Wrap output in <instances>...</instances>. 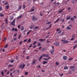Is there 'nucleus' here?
Segmentation results:
<instances>
[{"instance_id": "f257e3e1", "label": "nucleus", "mask_w": 77, "mask_h": 77, "mask_svg": "<svg viewBox=\"0 0 77 77\" xmlns=\"http://www.w3.org/2000/svg\"><path fill=\"white\" fill-rule=\"evenodd\" d=\"M61 42H63V44H66L67 43H69V42L67 41V40H65V39H62L61 40Z\"/></svg>"}, {"instance_id": "f03ea898", "label": "nucleus", "mask_w": 77, "mask_h": 77, "mask_svg": "<svg viewBox=\"0 0 77 77\" xmlns=\"http://www.w3.org/2000/svg\"><path fill=\"white\" fill-rule=\"evenodd\" d=\"M25 66V64H23H23H20V66H19V68H23H23H24V67Z\"/></svg>"}, {"instance_id": "7ed1b4c3", "label": "nucleus", "mask_w": 77, "mask_h": 77, "mask_svg": "<svg viewBox=\"0 0 77 77\" xmlns=\"http://www.w3.org/2000/svg\"><path fill=\"white\" fill-rule=\"evenodd\" d=\"M15 19H14V20L12 21V22L11 23V24L13 26H15Z\"/></svg>"}, {"instance_id": "20e7f679", "label": "nucleus", "mask_w": 77, "mask_h": 77, "mask_svg": "<svg viewBox=\"0 0 77 77\" xmlns=\"http://www.w3.org/2000/svg\"><path fill=\"white\" fill-rule=\"evenodd\" d=\"M43 57H49V54H43L42 55Z\"/></svg>"}, {"instance_id": "39448f33", "label": "nucleus", "mask_w": 77, "mask_h": 77, "mask_svg": "<svg viewBox=\"0 0 77 77\" xmlns=\"http://www.w3.org/2000/svg\"><path fill=\"white\" fill-rule=\"evenodd\" d=\"M36 62V60L35 59L33 60L32 62V65H35V63Z\"/></svg>"}, {"instance_id": "423d86ee", "label": "nucleus", "mask_w": 77, "mask_h": 77, "mask_svg": "<svg viewBox=\"0 0 77 77\" xmlns=\"http://www.w3.org/2000/svg\"><path fill=\"white\" fill-rule=\"evenodd\" d=\"M54 44L56 46H59V43H54Z\"/></svg>"}, {"instance_id": "0eeeda50", "label": "nucleus", "mask_w": 77, "mask_h": 77, "mask_svg": "<svg viewBox=\"0 0 77 77\" xmlns=\"http://www.w3.org/2000/svg\"><path fill=\"white\" fill-rule=\"evenodd\" d=\"M32 20L34 21V20H35V21H36L37 20V18L35 17V16H33L32 18Z\"/></svg>"}, {"instance_id": "6e6552de", "label": "nucleus", "mask_w": 77, "mask_h": 77, "mask_svg": "<svg viewBox=\"0 0 77 77\" xmlns=\"http://www.w3.org/2000/svg\"><path fill=\"white\" fill-rule=\"evenodd\" d=\"M63 57V60H67L68 58V57H67V56H66Z\"/></svg>"}, {"instance_id": "1a4fd4ad", "label": "nucleus", "mask_w": 77, "mask_h": 77, "mask_svg": "<svg viewBox=\"0 0 77 77\" xmlns=\"http://www.w3.org/2000/svg\"><path fill=\"white\" fill-rule=\"evenodd\" d=\"M14 19V17H10L9 18V20L10 21H12Z\"/></svg>"}, {"instance_id": "9d476101", "label": "nucleus", "mask_w": 77, "mask_h": 77, "mask_svg": "<svg viewBox=\"0 0 77 77\" xmlns=\"http://www.w3.org/2000/svg\"><path fill=\"white\" fill-rule=\"evenodd\" d=\"M65 9V8H64L63 9H62L60 10V11H58V13H60V12H62L63 11V10H64Z\"/></svg>"}, {"instance_id": "9b49d317", "label": "nucleus", "mask_w": 77, "mask_h": 77, "mask_svg": "<svg viewBox=\"0 0 77 77\" xmlns=\"http://www.w3.org/2000/svg\"><path fill=\"white\" fill-rule=\"evenodd\" d=\"M54 52V50H53L51 51L50 52L51 54H53Z\"/></svg>"}, {"instance_id": "f8f14e48", "label": "nucleus", "mask_w": 77, "mask_h": 77, "mask_svg": "<svg viewBox=\"0 0 77 77\" xmlns=\"http://www.w3.org/2000/svg\"><path fill=\"white\" fill-rule=\"evenodd\" d=\"M64 69H68V67L67 66H65L64 67Z\"/></svg>"}, {"instance_id": "ddd939ff", "label": "nucleus", "mask_w": 77, "mask_h": 77, "mask_svg": "<svg viewBox=\"0 0 77 77\" xmlns=\"http://www.w3.org/2000/svg\"><path fill=\"white\" fill-rule=\"evenodd\" d=\"M45 40H46V39H39V41H45Z\"/></svg>"}, {"instance_id": "4468645a", "label": "nucleus", "mask_w": 77, "mask_h": 77, "mask_svg": "<svg viewBox=\"0 0 77 77\" xmlns=\"http://www.w3.org/2000/svg\"><path fill=\"white\" fill-rule=\"evenodd\" d=\"M34 27V25H31L30 27V29H33V27Z\"/></svg>"}, {"instance_id": "2eb2a0df", "label": "nucleus", "mask_w": 77, "mask_h": 77, "mask_svg": "<svg viewBox=\"0 0 77 77\" xmlns=\"http://www.w3.org/2000/svg\"><path fill=\"white\" fill-rule=\"evenodd\" d=\"M77 47V45H75L74 47H73V50H74L75 48H76V47Z\"/></svg>"}, {"instance_id": "dca6fc26", "label": "nucleus", "mask_w": 77, "mask_h": 77, "mask_svg": "<svg viewBox=\"0 0 77 77\" xmlns=\"http://www.w3.org/2000/svg\"><path fill=\"white\" fill-rule=\"evenodd\" d=\"M71 18V16H68V17H67L66 20H69Z\"/></svg>"}, {"instance_id": "f3484780", "label": "nucleus", "mask_w": 77, "mask_h": 77, "mask_svg": "<svg viewBox=\"0 0 77 77\" xmlns=\"http://www.w3.org/2000/svg\"><path fill=\"white\" fill-rule=\"evenodd\" d=\"M59 18H58L57 20H56L54 22V23L55 24V23H57V21H59Z\"/></svg>"}, {"instance_id": "a211bd4d", "label": "nucleus", "mask_w": 77, "mask_h": 77, "mask_svg": "<svg viewBox=\"0 0 77 77\" xmlns=\"http://www.w3.org/2000/svg\"><path fill=\"white\" fill-rule=\"evenodd\" d=\"M59 18H58L57 20H56L54 22V23L55 24V23H57V21H59Z\"/></svg>"}, {"instance_id": "6ab92c4d", "label": "nucleus", "mask_w": 77, "mask_h": 77, "mask_svg": "<svg viewBox=\"0 0 77 77\" xmlns=\"http://www.w3.org/2000/svg\"><path fill=\"white\" fill-rule=\"evenodd\" d=\"M1 74L2 76H4V72H3V71H2L1 72Z\"/></svg>"}, {"instance_id": "aec40b11", "label": "nucleus", "mask_w": 77, "mask_h": 77, "mask_svg": "<svg viewBox=\"0 0 77 77\" xmlns=\"http://www.w3.org/2000/svg\"><path fill=\"white\" fill-rule=\"evenodd\" d=\"M48 63V62L47 61H43V64L44 65H45V63Z\"/></svg>"}, {"instance_id": "412c9836", "label": "nucleus", "mask_w": 77, "mask_h": 77, "mask_svg": "<svg viewBox=\"0 0 77 77\" xmlns=\"http://www.w3.org/2000/svg\"><path fill=\"white\" fill-rule=\"evenodd\" d=\"M45 49H46L45 48H42V51H45Z\"/></svg>"}, {"instance_id": "4be33fe9", "label": "nucleus", "mask_w": 77, "mask_h": 77, "mask_svg": "<svg viewBox=\"0 0 77 77\" xmlns=\"http://www.w3.org/2000/svg\"><path fill=\"white\" fill-rule=\"evenodd\" d=\"M75 68V66H72L70 67V68L71 69H72V68Z\"/></svg>"}, {"instance_id": "5701e85b", "label": "nucleus", "mask_w": 77, "mask_h": 77, "mask_svg": "<svg viewBox=\"0 0 77 77\" xmlns=\"http://www.w3.org/2000/svg\"><path fill=\"white\" fill-rule=\"evenodd\" d=\"M29 42H31V39L30 38L28 40V43H29Z\"/></svg>"}, {"instance_id": "b1692460", "label": "nucleus", "mask_w": 77, "mask_h": 77, "mask_svg": "<svg viewBox=\"0 0 77 77\" xmlns=\"http://www.w3.org/2000/svg\"><path fill=\"white\" fill-rule=\"evenodd\" d=\"M31 32V30H29L27 33L26 35H28L30 33V32Z\"/></svg>"}, {"instance_id": "393cba45", "label": "nucleus", "mask_w": 77, "mask_h": 77, "mask_svg": "<svg viewBox=\"0 0 77 77\" xmlns=\"http://www.w3.org/2000/svg\"><path fill=\"white\" fill-rule=\"evenodd\" d=\"M42 56H41L39 59V61H40L42 59Z\"/></svg>"}, {"instance_id": "a878e982", "label": "nucleus", "mask_w": 77, "mask_h": 77, "mask_svg": "<svg viewBox=\"0 0 77 77\" xmlns=\"http://www.w3.org/2000/svg\"><path fill=\"white\" fill-rule=\"evenodd\" d=\"M21 17H22V16L21 15L20 16H19L18 17H17V19H19L20 18H21Z\"/></svg>"}, {"instance_id": "bb28decb", "label": "nucleus", "mask_w": 77, "mask_h": 77, "mask_svg": "<svg viewBox=\"0 0 77 77\" xmlns=\"http://www.w3.org/2000/svg\"><path fill=\"white\" fill-rule=\"evenodd\" d=\"M38 28H39V26H37L36 27H35L34 29L35 30V29H38Z\"/></svg>"}, {"instance_id": "cd10ccee", "label": "nucleus", "mask_w": 77, "mask_h": 77, "mask_svg": "<svg viewBox=\"0 0 77 77\" xmlns=\"http://www.w3.org/2000/svg\"><path fill=\"white\" fill-rule=\"evenodd\" d=\"M24 30V27L22 26L21 27V30L23 31Z\"/></svg>"}, {"instance_id": "c85d7f7f", "label": "nucleus", "mask_w": 77, "mask_h": 77, "mask_svg": "<svg viewBox=\"0 0 77 77\" xmlns=\"http://www.w3.org/2000/svg\"><path fill=\"white\" fill-rule=\"evenodd\" d=\"M12 73H11L10 74V75L11 77H14V75H12Z\"/></svg>"}, {"instance_id": "c756f323", "label": "nucleus", "mask_w": 77, "mask_h": 77, "mask_svg": "<svg viewBox=\"0 0 77 77\" xmlns=\"http://www.w3.org/2000/svg\"><path fill=\"white\" fill-rule=\"evenodd\" d=\"M6 7V8L7 9H9V5H7Z\"/></svg>"}, {"instance_id": "7c9ffc66", "label": "nucleus", "mask_w": 77, "mask_h": 77, "mask_svg": "<svg viewBox=\"0 0 77 77\" xmlns=\"http://www.w3.org/2000/svg\"><path fill=\"white\" fill-rule=\"evenodd\" d=\"M12 66H13V65L11 64H10L8 66V68H9V67H12Z\"/></svg>"}, {"instance_id": "2f4dec72", "label": "nucleus", "mask_w": 77, "mask_h": 77, "mask_svg": "<svg viewBox=\"0 0 77 77\" xmlns=\"http://www.w3.org/2000/svg\"><path fill=\"white\" fill-rule=\"evenodd\" d=\"M6 23V24H8V19L7 18L5 19Z\"/></svg>"}, {"instance_id": "473e14b6", "label": "nucleus", "mask_w": 77, "mask_h": 77, "mask_svg": "<svg viewBox=\"0 0 77 77\" xmlns=\"http://www.w3.org/2000/svg\"><path fill=\"white\" fill-rule=\"evenodd\" d=\"M75 34H73V35H72V38H74V37H75Z\"/></svg>"}, {"instance_id": "72a5a7b5", "label": "nucleus", "mask_w": 77, "mask_h": 77, "mask_svg": "<svg viewBox=\"0 0 77 77\" xmlns=\"http://www.w3.org/2000/svg\"><path fill=\"white\" fill-rule=\"evenodd\" d=\"M27 41V39H25L23 40V42H26V41Z\"/></svg>"}, {"instance_id": "f704fd0d", "label": "nucleus", "mask_w": 77, "mask_h": 77, "mask_svg": "<svg viewBox=\"0 0 77 77\" xmlns=\"http://www.w3.org/2000/svg\"><path fill=\"white\" fill-rule=\"evenodd\" d=\"M26 8V6L24 4L23 6V9H25Z\"/></svg>"}, {"instance_id": "c9c22d12", "label": "nucleus", "mask_w": 77, "mask_h": 77, "mask_svg": "<svg viewBox=\"0 0 77 77\" xmlns=\"http://www.w3.org/2000/svg\"><path fill=\"white\" fill-rule=\"evenodd\" d=\"M72 59H73V58H71L69 59V61H70V60H71Z\"/></svg>"}, {"instance_id": "e433bc0d", "label": "nucleus", "mask_w": 77, "mask_h": 77, "mask_svg": "<svg viewBox=\"0 0 77 77\" xmlns=\"http://www.w3.org/2000/svg\"><path fill=\"white\" fill-rule=\"evenodd\" d=\"M14 62V60H12L10 61V62H11V63H13Z\"/></svg>"}, {"instance_id": "4c0bfd02", "label": "nucleus", "mask_w": 77, "mask_h": 77, "mask_svg": "<svg viewBox=\"0 0 77 77\" xmlns=\"http://www.w3.org/2000/svg\"><path fill=\"white\" fill-rule=\"evenodd\" d=\"M28 75V72H25V75Z\"/></svg>"}, {"instance_id": "58836bf2", "label": "nucleus", "mask_w": 77, "mask_h": 77, "mask_svg": "<svg viewBox=\"0 0 77 77\" xmlns=\"http://www.w3.org/2000/svg\"><path fill=\"white\" fill-rule=\"evenodd\" d=\"M1 17H4V15L2 14V13L0 14V15Z\"/></svg>"}, {"instance_id": "ea45409f", "label": "nucleus", "mask_w": 77, "mask_h": 77, "mask_svg": "<svg viewBox=\"0 0 77 77\" xmlns=\"http://www.w3.org/2000/svg\"><path fill=\"white\" fill-rule=\"evenodd\" d=\"M67 29H68V30H71V28L69 27H67Z\"/></svg>"}, {"instance_id": "a19ab883", "label": "nucleus", "mask_w": 77, "mask_h": 77, "mask_svg": "<svg viewBox=\"0 0 77 77\" xmlns=\"http://www.w3.org/2000/svg\"><path fill=\"white\" fill-rule=\"evenodd\" d=\"M56 65H59V63L57 62H56L55 63Z\"/></svg>"}, {"instance_id": "79ce46f5", "label": "nucleus", "mask_w": 77, "mask_h": 77, "mask_svg": "<svg viewBox=\"0 0 77 77\" xmlns=\"http://www.w3.org/2000/svg\"><path fill=\"white\" fill-rule=\"evenodd\" d=\"M36 44V42L35 41L34 43L33 44V45H35Z\"/></svg>"}, {"instance_id": "37998d69", "label": "nucleus", "mask_w": 77, "mask_h": 77, "mask_svg": "<svg viewBox=\"0 0 77 77\" xmlns=\"http://www.w3.org/2000/svg\"><path fill=\"white\" fill-rule=\"evenodd\" d=\"M34 10H35L34 9H31V12H32V11H34Z\"/></svg>"}, {"instance_id": "c03bdc74", "label": "nucleus", "mask_w": 77, "mask_h": 77, "mask_svg": "<svg viewBox=\"0 0 77 77\" xmlns=\"http://www.w3.org/2000/svg\"><path fill=\"white\" fill-rule=\"evenodd\" d=\"M74 20V19L73 18H71V19H70V20L71 21H72L73 20Z\"/></svg>"}, {"instance_id": "a18cd8bd", "label": "nucleus", "mask_w": 77, "mask_h": 77, "mask_svg": "<svg viewBox=\"0 0 77 77\" xmlns=\"http://www.w3.org/2000/svg\"><path fill=\"white\" fill-rule=\"evenodd\" d=\"M21 9V5H20L19 6V9Z\"/></svg>"}, {"instance_id": "49530a36", "label": "nucleus", "mask_w": 77, "mask_h": 77, "mask_svg": "<svg viewBox=\"0 0 77 77\" xmlns=\"http://www.w3.org/2000/svg\"><path fill=\"white\" fill-rule=\"evenodd\" d=\"M21 35H20L18 37V39H20V38H21Z\"/></svg>"}, {"instance_id": "de8ad7c7", "label": "nucleus", "mask_w": 77, "mask_h": 77, "mask_svg": "<svg viewBox=\"0 0 77 77\" xmlns=\"http://www.w3.org/2000/svg\"><path fill=\"white\" fill-rule=\"evenodd\" d=\"M32 45L31 44L29 46V48H31L32 47Z\"/></svg>"}, {"instance_id": "09e8293b", "label": "nucleus", "mask_w": 77, "mask_h": 77, "mask_svg": "<svg viewBox=\"0 0 77 77\" xmlns=\"http://www.w3.org/2000/svg\"><path fill=\"white\" fill-rule=\"evenodd\" d=\"M62 32V31L60 30V31L58 33V34H59V33H61Z\"/></svg>"}, {"instance_id": "8fccbe9b", "label": "nucleus", "mask_w": 77, "mask_h": 77, "mask_svg": "<svg viewBox=\"0 0 77 77\" xmlns=\"http://www.w3.org/2000/svg\"><path fill=\"white\" fill-rule=\"evenodd\" d=\"M22 43H23V42L22 41H20V45H21V44H22Z\"/></svg>"}, {"instance_id": "3c124183", "label": "nucleus", "mask_w": 77, "mask_h": 77, "mask_svg": "<svg viewBox=\"0 0 77 77\" xmlns=\"http://www.w3.org/2000/svg\"><path fill=\"white\" fill-rule=\"evenodd\" d=\"M37 68H41V66H37Z\"/></svg>"}, {"instance_id": "603ef678", "label": "nucleus", "mask_w": 77, "mask_h": 77, "mask_svg": "<svg viewBox=\"0 0 77 77\" xmlns=\"http://www.w3.org/2000/svg\"><path fill=\"white\" fill-rule=\"evenodd\" d=\"M6 39V38L5 37L4 38L3 41H5Z\"/></svg>"}, {"instance_id": "864d4df0", "label": "nucleus", "mask_w": 77, "mask_h": 77, "mask_svg": "<svg viewBox=\"0 0 77 77\" xmlns=\"http://www.w3.org/2000/svg\"><path fill=\"white\" fill-rule=\"evenodd\" d=\"M38 46H41V44L40 43H39L38 44Z\"/></svg>"}, {"instance_id": "5fc2aeb1", "label": "nucleus", "mask_w": 77, "mask_h": 77, "mask_svg": "<svg viewBox=\"0 0 77 77\" xmlns=\"http://www.w3.org/2000/svg\"><path fill=\"white\" fill-rule=\"evenodd\" d=\"M44 60H47V61H48V59H46V58H44Z\"/></svg>"}, {"instance_id": "6e6d98bb", "label": "nucleus", "mask_w": 77, "mask_h": 77, "mask_svg": "<svg viewBox=\"0 0 77 77\" xmlns=\"http://www.w3.org/2000/svg\"><path fill=\"white\" fill-rule=\"evenodd\" d=\"M1 10H2V7L1 6H0V11H1Z\"/></svg>"}, {"instance_id": "4d7b16f0", "label": "nucleus", "mask_w": 77, "mask_h": 77, "mask_svg": "<svg viewBox=\"0 0 77 77\" xmlns=\"http://www.w3.org/2000/svg\"><path fill=\"white\" fill-rule=\"evenodd\" d=\"M15 28H13L11 30V31H14V30Z\"/></svg>"}, {"instance_id": "13d9d810", "label": "nucleus", "mask_w": 77, "mask_h": 77, "mask_svg": "<svg viewBox=\"0 0 77 77\" xmlns=\"http://www.w3.org/2000/svg\"><path fill=\"white\" fill-rule=\"evenodd\" d=\"M51 23V22H49L47 23V24H50Z\"/></svg>"}, {"instance_id": "bf43d9fd", "label": "nucleus", "mask_w": 77, "mask_h": 77, "mask_svg": "<svg viewBox=\"0 0 77 77\" xmlns=\"http://www.w3.org/2000/svg\"><path fill=\"white\" fill-rule=\"evenodd\" d=\"M6 47H8V45H7L4 47V48H6Z\"/></svg>"}, {"instance_id": "052dcab7", "label": "nucleus", "mask_w": 77, "mask_h": 77, "mask_svg": "<svg viewBox=\"0 0 77 77\" xmlns=\"http://www.w3.org/2000/svg\"><path fill=\"white\" fill-rule=\"evenodd\" d=\"M47 42H50V41H48V40L47 39Z\"/></svg>"}, {"instance_id": "680f3d73", "label": "nucleus", "mask_w": 77, "mask_h": 77, "mask_svg": "<svg viewBox=\"0 0 77 77\" xmlns=\"http://www.w3.org/2000/svg\"><path fill=\"white\" fill-rule=\"evenodd\" d=\"M8 5L7 2H6L5 4V5Z\"/></svg>"}, {"instance_id": "e2e57ef3", "label": "nucleus", "mask_w": 77, "mask_h": 77, "mask_svg": "<svg viewBox=\"0 0 77 77\" xmlns=\"http://www.w3.org/2000/svg\"><path fill=\"white\" fill-rule=\"evenodd\" d=\"M16 32L17 31V28L14 29V30Z\"/></svg>"}, {"instance_id": "0e129e2a", "label": "nucleus", "mask_w": 77, "mask_h": 77, "mask_svg": "<svg viewBox=\"0 0 77 77\" xmlns=\"http://www.w3.org/2000/svg\"><path fill=\"white\" fill-rule=\"evenodd\" d=\"M17 34H15L14 35V36H17Z\"/></svg>"}, {"instance_id": "69168bd1", "label": "nucleus", "mask_w": 77, "mask_h": 77, "mask_svg": "<svg viewBox=\"0 0 77 77\" xmlns=\"http://www.w3.org/2000/svg\"><path fill=\"white\" fill-rule=\"evenodd\" d=\"M74 38H72L70 40L71 41H73V40H74Z\"/></svg>"}, {"instance_id": "338daca9", "label": "nucleus", "mask_w": 77, "mask_h": 77, "mask_svg": "<svg viewBox=\"0 0 77 77\" xmlns=\"http://www.w3.org/2000/svg\"><path fill=\"white\" fill-rule=\"evenodd\" d=\"M74 43L75 44L76 43H77V40H76L75 42H74Z\"/></svg>"}, {"instance_id": "774afa93", "label": "nucleus", "mask_w": 77, "mask_h": 77, "mask_svg": "<svg viewBox=\"0 0 77 77\" xmlns=\"http://www.w3.org/2000/svg\"><path fill=\"white\" fill-rule=\"evenodd\" d=\"M14 41H16L17 40V38H14Z\"/></svg>"}]
</instances>
